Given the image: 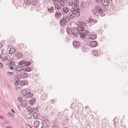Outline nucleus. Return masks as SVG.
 <instances>
[{"label":"nucleus","instance_id":"nucleus-44","mask_svg":"<svg viewBox=\"0 0 128 128\" xmlns=\"http://www.w3.org/2000/svg\"><path fill=\"white\" fill-rule=\"evenodd\" d=\"M53 1L54 3L56 2L55 4H59V0H54Z\"/></svg>","mask_w":128,"mask_h":128},{"label":"nucleus","instance_id":"nucleus-22","mask_svg":"<svg viewBox=\"0 0 128 128\" xmlns=\"http://www.w3.org/2000/svg\"><path fill=\"white\" fill-rule=\"evenodd\" d=\"M65 19L64 17H63V18L60 21V24H65L66 23Z\"/></svg>","mask_w":128,"mask_h":128},{"label":"nucleus","instance_id":"nucleus-17","mask_svg":"<svg viewBox=\"0 0 128 128\" xmlns=\"http://www.w3.org/2000/svg\"><path fill=\"white\" fill-rule=\"evenodd\" d=\"M28 102L27 100H24L20 104L21 105H22L24 107H25L27 106Z\"/></svg>","mask_w":128,"mask_h":128},{"label":"nucleus","instance_id":"nucleus-37","mask_svg":"<svg viewBox=\"0 0 128 128\" xmlns=\"http://www.w3.org/2000/svg\"><path fill=\"white\" fill-rule=\"evenodd\" d=\"M94 14L95 15L97 16H98L99 15V12L96 10H94Z\"/></svg>","mask_w":128,"mask_h":128},{"label":"nucleus","instance_id":"nucleus-48","mask_svg":"<svg viewBox=\"0 0 128 128\" xmlns=\"http://www.w3.org/2000/svg\"><path fill=\"white\" fill-rule=\"evenodd\" d=\"M79 35H80V37L81 38H84L85 36L84 34L81 33Z\"/></svg>","mask_w":128,"mask_h":128},{"label":"nucleus","instance_id":"nucleus-13","mask_svg":"<svg viewBox=\"0 0 128 128\" xmlns=\"http://www.w3.org/2000/svg\"><path fill=\"white\" fill-rule=\"evenodd\" d=\"M64 13L65 14H67L69 11V9L67 7L63 8L62 9Z\"/></svg>","mask_w":128,"mask_h":128},{"label":"nucleus","instance_id":"nucleus-4","mask_svg":"<svg viewBox=\"0 0 128 128\" xmlns=\"http://www.w3.org/2000/svg\"><path fill=\"white\" fill-rule=\"evenodd\" d=\"M22 95L26 98H31L32 97L33 94L31 92H28L26 93H22Z\"/></svg>","mask_w":128,"mask_h":128},{"label":"nucleus","instance_id":"nucleus-34","mask_svg":"<svg viewBox=\"0 0 128 128\" xmlns=\"http://www.w3.org/2000/svg\"><path fill=\"white\" fill-rule=\"evenodd\" d=\"M31 63L29 61H26L24 66H30L31 64Z\"/></svg>","mask_w":128,"mask_h":128},{"label":"nucleus","instance_id":"nucleus-20","mask_svg":"<svg viewBox=\"0 0 128 128\" xmlns=\"http://www.w3.org/2000/svg\"><path fill=\"white\" fill-rule=\"evenodd\" d=\"M48 10V12L50 13H53L54 10V8L53 6L50 7L47 9Z\"/></svg>","mask_w":128,"mask_h":128},{"label":"nucleus","instance_id":"nucleus-46","mask_svg":"<svg viewBox=\"0 0 128 128\" xmlns=\"http://www.w3.org/2000/svg\"><path fill=\"white\" fill-rule=\"evenodd\" d=\"M64 18L65 19H66L65 20L66 21V22H69V18H68V17L66 16L65 17H64Z\"/></svg>","mask_w":128,"mask_h":128},{"label":"nucleus","instance_id":"nucleus-31","mask_svg":"<svg viewBox=\"0 0 128 128\" xmlns=\"http://www.w3.org/2000/svg\"><path fill=\"white\" fill-rule=\"evenodd\" d=\"M88 23L92 24L94 21V19L92 18H89L88 20Z\"/></svg>","mask_w":128,"mask_h":128},{"label":"nucleus","instance_id":"nucleus-15","mask_svg":"<svg viewBox=\"0 0 128 128\" xmlns=\"http://www.w3.org/2000/svg\"><path fill=\"white\" fill-rule=\"evenodd\" d=\"M79 0H74V3L75 7H78L79 4Z\"/></svg>","mask_w":128,"mask_h":128},{"label":"nucleus","instance_id":"nucleus-8","mask_svg":"<svg viewBox=\"0 0 128 128\" xmlns=\"http://www.w3.org/2000/svg\"><path fill=\"white\" fill-rule=\"evenodd\" d=\"M24 67L22 66H18L16 68V71L19 72H21L22 71L24 70Z\"/></svg>","mask_w":128,"mask_h":128},{"label":"nucleus","instance_id":"nucleus-6","mask_svg":"<svg viewBox=\"0 0 128 128\" xmlns=\"http://www.w3.org/2000/svg\"><path fill=\"white\" fill-rule=\"evenodd\" d=\"M28 76V74L27 73L24 72L21 73L18 76L20 78H25Z\"/></svg>","mask_w":128,"mask_h":128},{"label":"nucleus","instance_id":"nucleus-5","mask_svg":"<svg viewBox=\"0 0 128 128\" xmlns=\"http://www.w3.org/2000/svg\"><path fill=\"white\" fill-rule=\"evenodd\" d=\"M73 45L77 49L80 47V45L79 42L76 41H74L73 43Z\"/></svg>","mask_w":128,"mask_h":128},{"label":"nucleus","instance_id":"nucleus-2","mask_svg":"<svg viewBox=\"0 0 128 128\" xmlns=\"http://www.w3.org/2000/svg\"><path fill=\"white\" fill-rule=\"evenodd\" d=\"M71 12L72 13H75L76 14V16L78 17L80 16V8L79 7H74L72 9Z\"/></svg>","mask_w":128,"mask_h":128},{"label":"nucleus","instance_id":"nucleus-36","mask_svg":"<svg viewBox=\"0 0 128 128\" xmlns=\"http://www.w3.org/2000/svg\"><path fill=\"white\" fill-rule=\"evenodd\" d=\"M26 61L25 60H22L20 61L19 62V65H22L24 64H25Z\"/></svg>","mask_w":128,"mask_h":128},{"label":"nucleus","instance_id":"nucleus-58","mask_svg":"<svg viewBox=\"0 0 128 128\" xmlns=\"http://www.w3.org/2000/svg\"><path fill=\"white\" fill-rule=\"evenodd\" d=\"M72 29L71 28H69V30H69V33H70V32H71L72 31Z\"/></svg>","mask_w":128,"mask_h":128},{"label":"nucleus","instance_id":"nucleus-59","mask_svg":"<svg viewBox=\"0 0 128 128\" xmlns=\"http://www.w3.org/2000/svg\"><path fill=\"white\" fill-rule=\"evenodd\" d=\"M2 46V44H0V49Z\"/></svg>","mask_w":128,"mask_h":128},{"label":"nucleus","instance_id":"nucleus-9","mask_svg":"<svg viewBox=\"0 0 128 128\" xmlns=\"http://www.w3.org/2000/svg\"><path fill=\"white\" fill-rule=\"evenodd\" d=\"M90 45L92 47H95L97 46L98 45V42L95 40L92 41L90 43Z\"/></svg>","mask_w":128,"mask_h":128},{"label":"nucleus","instance_id":"nucleus-1","mask_svg":"<svg viewBox=\"0 0 128 128\" xmlns=\"http://www.w3.org/2000/svg\"><path fill=\"white\" fill-rule=\"evenodd\" d=\"M77 29L80 31V33L84 34L85 35H89L90 34L89 32L88 31L84 30V28L83 26L78 27Z\"/></svg>","mask_w":128,"mask_h":128},{"label":"nucleus","instance_id":"nucleus-47","mask_svg":"<svg viewBox=\"0 0 128 128\" xmlns=\"http://www.w3.org/2000/svg\"><path fill=\"white\" fill-rule=\"evenodd\" d=\"M8 74V75L10 76L13 75L14 73L12 72H8L7 74Z\"/></svg>","mask_w":128,"mask_h":128},{"label":"nucleus","instance_id":"nucleus-10","mask_svg":"<svg viewBox=\"0 0 128 128\" xmlns=\"http://www.w3.org/2000/svg\"><path fill=\"white\" fill-rule=\"evenodd\" d=\"M78 27L76 28H74V29H72L71 32H70V34L72 35H73L74 34L77 32V34L80 33V31L77 29Z\"/></svg>","mask_w":128,"mask_h":128},{"label":"nucleus","instance_id":"nucleus-28","mask_svg":"<svg viewBox=\"0 0 128 128\" xmlns=\"http://www.w3.org/2000/svg\"><path fill=\"white\" fill-rule=\"evenodd\" d=\"M76 17V14L75 13H72L70 16V17L72 18H75V17Z\"/></svg>","mask_w":128,"mask_h":128},{"label":"nucleus","instance_id":"nucleus-45","mask_svg":"<svg viewBox=\"0 0 128 128\" xmlns=\"http://www.w3.org/2000/svg\"><path fill=\"white\" fill-rule=\"evenodd\" d=\"M8 59V57L6 56H4L2 58V60L3 61H5L7 60Z\"/></svg>","mask_w":128,"mask_h":128},{"label":"nucleus","instance_id":"nucleus-23","mask_svg":"<svg viewBox=\"0 0 128 128\" xmlns=\"http://www.w3.org/2000/svg\"><path fill=\"white\" fill-rule=\"evenodd\" d=\"M81 3L82 6L84 7H86L87 5H88L89 4V2H87V3H86L84 1H82Z\"/></svg>","mask_w":128,"mask_h":128},{"label":"nucleus","instance_id":"nucleus-7","mask_svg":"<svg viewBox=\"0 0 128 128\" xmlns=\"http://www.w3.org/2000/svg\"><path fill=\"white\" fill-rule=\"evenodd\" d=\"M33 116L35 118L38 119L40 118V114L38 112V111H36L33 113Z\"/></svg>","mask_w":128,"mask_h":128},{"label":"nucleus","instance_id":"nucleus-35","mask_svg":"<svg viewBox=\"0 0 128 128\" xmlns=\"http://www.w3.org/2000/svg\"><path fill=\"white\" fill-rule=\"evenodd\" d=\"M31 69L29 67H26L24 70V71L30 72L31 71Z\"/></svg>","mask_w":128,"mask_h":128},{"label":"nucleus","instance_id":"nucleus-42","mask_svg":"<svg viewBox=\"0 0 128 128\" xmlns=\"http://www.w3.org/2000/svg\"><path fill=\"white\" fill-rule=\"evenodd\" d=\"M31 3L34 6H36L37 4L36 3V2H35V0H34V1H32L31 2Z\"/></svg>","mask_w":128,"mask_h":128},{"label":"nucleus","instance_id":"nucleus-51","mask_svg":"<svg viewBox=\"0 0 128 128\" xmlns=\"http://www.w3.org/2000/svg\"><path fill=\"white\" fill-rule=\"evenodd\" d=\"M96 2L98 3H100L102 2V0H96Z\"/></svg>","mask_w":128,"mask_h":128},{"label":"nucleus","instance_id":"nucleus-43","mask_svg":"<svg viewBox=\"0 0 128 128\" xmlns=\"http://www.w3.org/2000/svg\"><path fill=\"white\" fill-rule=\"evenodd\" d=\"M69 4V6H73V4H74V2L73 1L72 2H68Z\"/></svg>","mask_w":128,"mask_h":128},{"label":"nucleus","instance_id":"nucleus-38","mask_svg":"<svg viewBox=\"0 0 128 128\" xmlns=\"http://www.w3.org/2000/svg\"><path fill=\"white\" fill-rule=\"evenodd\" d=\"M22 93H26L27 92H29V91L26 88L24 89H23L22 90Z\"/></svg>","mask_w":128,"mask_h":128},{"label":"nucleus","instance_id":"nucleus-26","mask_svg":"<svg viewBox=\"0 0 128 128\" xmlns=\"http://www.w3.org/2000/svg\"><path fill=\"white\" fill-rule=\"evenodd\" d=\"M92 54L95 56H98L99 54V52L97 50H94L93 51Z\"/></svg>","mask_w":128,"mask_h":128},{"label":"nucleus","instance_id":"nucleus-55","mask_svg":"<svg viewBox=\"0 0 128 128\" xmlns=\"http://www.w3.org/2000/svg\"><path fill=\"white\" fill-rule=\"evenodd\" d=\"M98 22V20H97L96 19H94V21L93 23L94 24H95L96 23H97Z\"/></svg>","mask_w":128,"mask_h":128},{"label":"nucleus","instance_id":"nucleus-57","mask_svg":"<svg viewBox=\"0 0 128 128\" xmlns=\"http://www.w3.org/2000/svg\"><path fill=\"white\" fill-rule=\"evenodd\" d=\"M30 3V1L29 0L28 1H26V4H29Z\"/></svg>","mask_w":128,"mask_h":128},{"label":"nucleus","instance_id":"nucleus-60","mask_svg":"<svg viewBox=\"0 0 128 128\" xmlns=\"http://www.w3.org/2000/svg\"><path fill=\"white\" fill-rule=\"evenodd\" d=\"M35 2H36V3L37 4H38V2L39 0H34Z\"/></svg>","mask_w":128,"mask_h":128},{"label":"nucleus","instance_id":"nucleus-33","mask_svg":"<svg viewBox=\"0 0 128 128\" xmlns=\"http://www.w3.org/2000/svg\"><path fill=\"white\" fill-rule=\"evenodd\" d=\"M27 109L28 111L30 113H32L34 112V110L31 107H28L27 108Z\"/></svg>","mask_w":128,"mask_h":128},{"label":"nucleus","instance_id":"nucleus-11","mask_svg":"<svg viewBox=\"0 0 128 128\" xmlns=\"http://www.w3.org/2000/svg\"><path fill=\"white\" fill-rule=\"evenodd\" d=\"M77 25L78 26H84L86 25V22L80 21H78L76 23Z\"/></svg>","mask_w":128,"mask_h":128},{"label":"nucleus","instance_id":"nucleus-63","mask_svg":"<svg viewBox=\"0 0 128 128\" xmlns=\"http://www.w3.org/2000/svg\"><path fill=\"white\" fill-rule=\"evenodd\" d=\"M4 118V117H3V116H0V118L3 119Z\"/></svg>","mask_w":128,"mask_h":128},{"label":"nucleus","instance_id":"nucleus-50","mask_svg":"<svg viewBox=\"0 0 128 128\" xmlns=\"http://www.w3.org/2000/svg\"><path fill=\"white\" fill-rule=\"evenodd\" d=\"M58 126L56 125H54L51 127V128H58Z\"/></svg>","mask_w":128,"mask_h":128},{"label":"nucleus","instance_id":"nucleus-49","mask_svg":"<svg viewBox=\"0 0 128 128\" xmlns=\"http://www.w3.org/2000/svg\"><path fill=\"white\" fill-rule=\"evenodd\" d=\"M1 52L2 54H4V53L5 52V49L4 48L2 49L1 50Z\"/></svg>","mask_w":128,"mask_h":128},{"label":"nucleus","instance_id":"nucleus-30","mask_svg":"<svg viewBox=\"0 0 128 128\" xmlns=\"http://www.w3.org/2000/svg\"><path fill=\"white\" fill-rule=\"evenodd\" d=\"M55 17L56 18H59L61 16V14L60 13H57L56 12V13L54 14Z\"/></svg>","mask_w":128,"mask_h":128},{"label":"nucleus","instance_id":"nucleus-12","mask_svg":"<svg viewBox=\"0 0 128 128\" xmlns=\"http://www.w3.org/2000/svg\"><path fill=\"white\" fill-rule=\"evenodd\" d=\"M54 7L56 11L58 10H60L62 8L61 6L59 4H55Z\"/></svg>","mask_w":128,"mask_h":128},{"label":"nucleus","instance_id":"nucleus-21","mask_svg":"<svg viewBox=\"0 0 128 128\" xmlns=\"http://www.w3.org/2000/svg\"><path fill=\"white\" fill-rule=\"evenodd\" d=\"M26 117L28 119H30L32 118V115L29 112L27 111V113L26 114Z\"/></svg>","mask_w":128,"mask_h":128},{"label":"nucleus","instance_id":"nucleus-24","mask_svg":"<svg viewBox=\"0 0 128 128\" xmlns=\"http://www.w3.org/2000/svg\"><path fill=\"white\" fill-rule=\"evenodd\" d=\"M40 123L38 121H35L34 124V127L38 128L39 126Z\"/></svg>","mask_w":128,"mask_h":128},{"label":"nucleus","instance_id":"nucleus-41","mask_svg":"<svg viewBox=\"0 0 128 128\" xmlns=\"http://www.w3.org/2000/svg\"><path fill=\"white\" fill-rule=\"evenodd\" d=\"M7 115L8 116H10V117H12L13 118L14 117V115L10 113H8L7 114Z\"/></svg>","mask_w":128,"mask_h":128},{"label":"nucleus","instance_id":"nucleus-56","mask_svg":"<svg viewBox=\"0 0 128 128\" xmlns=\"http://www.w3.org/2000/svg\"><path fill=\"white\" fill-rule=\"evenodd\" d=\"M24 82L23 81H22L20 82V84L22 86V85H24Z\"/></svg>","mask_w":128,"mask_h":128},{"label":"nucleus","instance_id":"nucleus-53","mask_svg":"<svg viewBox=\"0 0 128 128\" xmlns=\"http://www.w3.org/2000/svg\"><path fill=\"white\" fill-rule=\"evenodd\" d=\"M18 100L20 102H22V98L20 97L18 98Z\"/></svg>","mask_w":128,"mask_h":128},{"label":"nucleus","instance_id":"nucleus-52","mask_svg":"<svg viewBox=\"0 0 128 128\" xmlns=\"http://www.w3.org/2000/svg\"><path fill=\"white\" fill-rule=\"evenodd\" d=\"M56 12L57 13H60V14H61L62 15V12H60V10H57L56 11Z\"/></svg>","mask_w":128,"mask_h":128},{"label":"nucleus","instance_id":"nucleus-27","mask_svg":"<svg viewBox=\"0 0 128 128\" xmlns=\"http://www.w3.org/2000/svg\"><path fill=\"white\" fill-rule=\"evenodd\" d=\"M59 2V4H60V5L63 6H65V4L64 0H60Z\"/></svg>","mask_w":128,"mask_h":128},{"label":"nucleus","instance_id":"nucleus-61","mask_svg":"<svg viewBox=\"0 0 128 128\" xmlns=\"http://www.w3.org/2000/svg\"><path fill=\"white\" fill-rule=\"evenodd\" d=\"M6 128H12V127L10 126H8L6 127Z\"/></svg>","mask_w":128,"mask_h":128},{"label":"nucleus","instance_id":"nucleus-18","mask_svg":"<svg viewBox=\"0 0 128 128\" xmlns=\"http://www.w3.org/2000/svg\"><path fill=\"white\" fill-rule=\"evenodd\" d=\"M15 56L18 58H20L22 57V54L21 53L18 52L16 53Z\"/></svg>","mask_w":128,"mask_h":128},{"label":"nucleus","instance_id":"nucleus-25","mask_svg":"<svg viewBox=\"0 0 128 128\" xmlns=\"http://www.w3.org/2000/svg\"><path fill=\"white\" fill-rule=\"evenodd\" d=\"M96 37L97 36L96 35L94 34H91L90 36V38L92 40L96 39Z\"/></svg>","mask_w":128,"mask_h":128},{"label":"nucleus","instance_id":"nucleus-19","mask_svg":"<svg viewBox=\"0 0 128 128\" xmlns=\"http://www.w3.org/2000/svg\"><path fill=\"white\" fill-rule=\"evenodd\" d=\"M16 51L15 48H11L9 50V53L10 54H12L14 53Z\"/></svg>","mask_w":128,"mask_h":128},{"label":"nucleus","instance_id":"nucleus-14","mask_svg":"<svg viewBox=\"0 0 128 128\" xmlns=\"http://www.w3.org/2000/svg\"><path fill=\"white\" fill-rule=\"evenodd\" d=\"M97 11H98L99 13L100 14H102L103 13V10L99 6H97L96 7Z\"/></svg>","mask_w":128,"mask_h":128},{"label":"nucleus","instance_id":"nucleus-64","mask_svg":"<svg viewBox=\"0 0 128 128\" xmlns=\"http://www.w3.org/2000/svg\"><path fill=\"white\" fill-rule=\"evenodd\" d=\"M69 30H69V29L68 28L67 29V31L68 32H69Z\"/></svg>","mask_w":128,"mask_h":128},{"label":"nucleus","instance_id":"nucleus-3","mask_svg":"<svg viewBox=\"0 0 128 128\" xmlns=\"http://www.w3.org/2000/svg\"><path fill=\"white\" fill-rule=\"evenodd\" d=\"M7 65L9 67V68L11 70H13L14 68V67L15 66L16 67V66L14 62H8L7 63Z\"/></svg>","mask_w":128,"mask_h":128},{"label":"nucleus","instance_id":"nucleus-62","mask_svg":"<svg viewBox=\"0 0 128 128\" xmlns=\"http://www.w3.org/2000/svg\"><path fill=\"white\" fill-rule=\"evenodd\" d=\"M11 110L13 113H15V111L13 109H11Z\"/></svg>","mask_w":128,"mask_h":128},{"label":"nucleus","instance_id":"nucleus-40","mask_svg":"<svg viewBox=\"0 0 128 128\" xmlns=\"http://www.w3.org/2000/svg\"><path fill=\"white\" fill-rule=\"evenodd\" d=\"M13 59L12 58H9L7 61V63L8 62H13Z\"/></svg>","mask_w":128,"mask_h":128},{"label":"nucleus","instance_id":"nucleus-54","mask_svg":"<svg viewBox=\"0 0 128 128\" xmlns=\"http://www.w3.org/2000/svg\"><path fill=\"white\" fill-rule=\"evenodd\" d=\"M80 33L77 34V32H76L73 35L74 36H78V34H80Z\"/></svg>","mask_w":128,"mask_h":128},{"label":"nucleus","instance_id":"nucleus-29","mask_svg":"<svg viewBox=\"0 0 128 128\" xmlns=\"http://www.w3.org/2000/svg\"><path fill=\"white\" fill-rule=\"evenodd\" d=\"M36 99L35 98H32V99L30 100L29 101L30 104H33L34 103L36 102Z\"/></svg>","mask_w":128,"mask_h":128},{"label":"nucleus","instance_id":"nucleus-32","mask_svg":"<svg viewBox=\"0 0 128 128\" xmlns=\"http://www.w3.org/2000/svg\"><path fill=\"white\" fill-rule=\"evenodd\" d=\"M16 82H15V84H19L20 83V80L18 77H16L15 78Z\"/></svg>","mask_w":128,"mask_h":128},{"label":"nucleus","instance_id":"nucleus-16","mask_svg":"<svg viewBox=\"0 0 128 128\" xmlns=\"http://www.w3.org/2000/svg\"><path fill=\"white\" fill-rule=\"evenodd\" d=\"M109 2L107 0H102L101 3L104 6H108L109 4Z\"/></svg>","mask_w":128,"mask_h":128},{"label":"nucleus","instance_id":"nucleus-39","mask_svg":"<svg viewBox=\"0 0 128 128\" xmlns=\"http://www.w3.org/2000/svg\"><path fill=\"white\" fill-rule=\"evenodd\" d=\"M86 47H83L82 48V51L84 52H86L87 51V50L86 49Z\"/></svg>","mask_w":128,"mask_h":128}]
</instances>
